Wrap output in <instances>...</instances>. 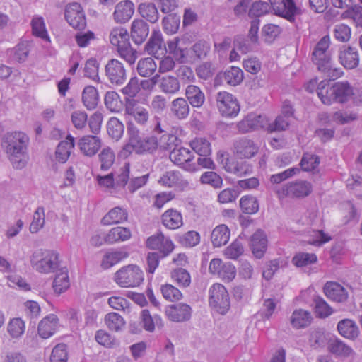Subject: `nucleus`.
<instances>
[{"label": "nucleus", "mask_w": 362, "mask_h": 362, "mask_svg": "<svg viewBox=\"0 0 362 362\" xmlns=\"http://www.w3.org/2000/svg\"><path fill=\"white\" fill-rule=\"evenodd\" d=\"M149 33L148 25L141 19H135L132 23L131 36L134 43L141 44Z\"/></svg>", "instance_id": "obj_32"}, {"label": "nucleus", "mask_w": 362, "mask_h": 362, "mask_svg": "<svg viewBox=\"0 0 362 362\" xmlns=\"http://www.w3.org/2000/svg\"><path fill=\"white\" fill-rule=\"evenodd\" d=\"M104 100L105 107L111 112H118L122 109L123 103L119 94L115 91H107Z\"/></svg>", "instance_id": "obj_55"}, {"label": "nucleus", "mask_w": 362, "mask_h": 362, "mask_svg": "<svg viewBox=\"0 0 362 362\" xmlns=\"http://www.w3.org/2000/svg\"><path fill=\"white\" fill-rule=\"evenodd\" d=\"M223 74L226 83L233 86L239 85L244 78V73L242 69L235 66L226 69Z\"/></svg>", "instance_id": "obj_49"}, {"label": "nucleus", "mask_w": 362, "mask_h": 362, "mask_svg": "<svg viewBox=\"0 0 362 362\" xmlns=\"http://www.w3.org/2000/svg\"><path fill=\"white\" fill-rule=\"evenodd\" d=\"M281 31L280 26L272 23L264 25L262 29V37L267 43L273 42Z\"/></svg>", "instance_id": "obj_63"}, {"label": "nucleus", "mask_w": 362, "mask_h": 362, "mask_svg": "<svg viewBox=\"0 0 362 362\" xmlns=\"http://www.w3.org/2000/svg\"><path fill=\"white\" fill-rule=\"evenodd\" d=\"M68 351L64 344H57L52 349L50 362H67Z\"/></svg>", "instance_id": "obj_64"}, {"label": "nucleus", "mask_w": 362, "mask_h": 362, "mask_svg": "<svg viewBox=\"0 0 362 362\" xmlns=\"http://www.w3.org/2000/svg\"><path fill=\"white\" fill-rule=\"evenodd\" d=\"M153 2L141 3L138 6V11L140 15L152 23L157 22L159 19V13Z\"/></svg>", "instance_id": "obj_43"}, {"label": "nucleus", "mask_w": 362, "mask_h": 362, "mask_svg": "<svg viewBox=\"0 0 362 362\" xmlns=\"http://www.w3.org/2000/svg\"><path fill=\"white\" fill-rule=\"evenodd\" d=\"M128 141L119 152L118 156L120 158H128L133 151L137 153V128L134 124H129L127 127Z\"/></svg>", "instance_id": "obj_31"}, {"label": "nucleus", "mask_w": 362, "mask_h": 362, "mask_svg": "<svg viewBox=\"0 0 362 362\" xmlns=\"http://www.w3.org/2000/svg\"><path fill=\"white\" fill-rule=\"evenodd\" d=\"M144 327L146 331L153 332L155 327L161 328L163 326V321L160 315L151 316L148 310H144L141 313Z\"/></svg>", "instance_id": "obj_51"}, {"label": "nucleus", "mask_w": 362, "mask_h": 362, "mask_svg": "<svg viewBox=\"0 0 362 362\" xmlns=\"http://www.w3.org/2000/svg\"><path fill=\"white\" fill-rule=\"evenodd\" d=\"M329 45V37L326 35L322 37L313 49L312 60L325 76L335 80L342 76L344 72L341 68L334 66L328 52Z\"/></svg>", "instance_id": "obj_2"}, {"label": "nucleus", "mask_w": 362, "mask_h": 362, "mask_svg": "<svg viewBox=\"0 0 362 362\" xmlns=\"http://www.w3.org/2000/svg\"><path fill=\"white\" fill-rule=\"evenodd\" d=\"M132 236V233L128 228L117 226L110 229L104 237V240L107 244H115L128 240Z\"/></svg>", "instance_id": "obj_34"}, {"label": "nucleus", "mask_w": 362, "mask_h": 362, "mask_svg": "<svg viewBox=\"0 0 362 362\" xmlns=\"http://www.w3.org/2000/svg\"><path fill=\"white\" fill-rule=\"evenodd\" d=\"M358 113L354 111L339 110L333 114L322 112L319 115V119L322 123L335 122L339 124H344L356 119Z\"/></svg>", "instance_id": "obj_19"}, {"label": "nucleus", "mask_w": 362, "mask_h": 362, "mask_svg": "<svg viewBox=\"0 0 362 362\" xmlns=\"http://www.w3.org/2000/svg\"><path fill=\"white\" fill-rule=\"evenodd\" d=\"M165 314L171 321L184 322L190 318L192 308L187 304L180 303L168 306L165 309Z\"/></svg>", "instance_id": "obj_18"}, {"label": "nucleus", "mask_w": 362, "mask_h": 362, "mask_svg": "<svg viewBox=\"0 0 362 362\" xmlns=\"http://www.w3.org/2000/svg\"><path fill=\"white\" fill-rule=\"evenodd\" d=\"M137 153H141L146 151H153L158 147V138L156 136H148L142 138L137 129Z\"/></svg>", "instance_id": "obj_52"}, {"label": "nucleus", "mask_w": 362, "mask_h": 362, "mask_svg": "<svg viewBox=\"0 0 362 362\" xmlns=\"http://www.w3.org/2000/svg\"><path fill=\"white\" fill-rule=\"evenodd\" d=\"M163 225L170 230L180 228L183 225L182 214L177 210L170 209L161 217Z\"/></svg>", "instance_id": "obj_33"}, {"label": "nucleus", "mask_w": 362, "mask_h": 362, "mask_svg": "<svg viewBox=\"0 0 362 362\" xmlns=\"http://www.w3.org/2000/svg\"><path fill=\"white\" fill-rule=\"evenodd\" d=\"M59 253L54 250H35L30 258V264L34 269L42 274L55 272L60 266Z\"/></svg>", "instance_id": "obj_4"}, {"label": "nucleus", "mask_w": 362, "mask_h": 362, "mask_svg": "<svg viewBox=\"0 0 362 362\" xmlns=\"http://www.w3.org/2000/svg\"><path fill=\"white\" fill-rule=\"evenodd\" d=\"M187 101L194 107H201L205 101V95L199 87L189 85L185 90Z\"/></svg>", "instance_id": "obj_40"}, {"label": "nucleus", "mask_w": 362, "mask_h": 362, "mask_svg": "<svg viewBox=\"0 0 362 362\" xmlns=\"http://www.w3.org/2000/svg\"><path fill=\"white\" fill-rule=\"evenodd\" d=\"M146 245L150 249L159 250L163 256L168 255L174 250L173 241L162 233L149 237L146 240Z\"/></svg>", "instance_id": "obj_17"}, {"label": "nucleus", "mask_w": 362, "mask_h": 362, "mask_svg": "<svg viewBox=\"0 0 362 362\" xmlns=\"http://www.w3.org/2000/svg\"><path fill=\"white\" fill-rule=\"evenodd\" d=\"M234 153L241 159L253 158L259 151V146L253 140L243 136L234 141Z\"/></svg>", "instance_id": "obj_14"}, {"label": "nucleus", "mask_w": 362, "mask_h": 362, "mask_svg": "<svg viewBox=\"0 0 362 362\" xmlns=\"http://www.w3.org/2000/svg\"><path fill=\"white\" fill-rule=\"evenodd\" d=\"M30 51V42L23 40L9 50V56L13 61L22 63L27 60Z\"/></svg>", "instance_id": "obj_39"}, {"label": "nucleus", "mask_w": 362, "mask_h": 362, "mask_svg": "<svg viewBox=\"0 0 362 362\" xmlns=\"http://www.w3.org/2000/svg\"><path fill=\"white\" fill-rule=\"evenodd\" d=\"M159 87L166 94H175L180 88L178 79L173 76H165L160 78Z\"/></svg>", "instance_id": "obj_50"}, {"label": "nucleus", "mask_w": 362, "mask_h": 362, "mask_svg": "<svg viewBox=\"0 0 362 362\" xmlns=\"http://www.w3.org/2000/svg\"><path fill=\"white\" fill-rule=\"evenodd\" d=\"M230 236V231L225 224L217 226L211 233V240L215 247H219L226 245Z\"/></svg>", "instance_id": "obj_38"}, {"label": "nucleus", "mask_w": 362, "mask_h": 362, "mask_svg": "<svg viewBox=\"0 0 362 362\" xmlns=\"http://www.w3.org/2000/svg\"><path fill=\"white\" fill-rule=\"evenodd\" d=\"M127 212L121 207H115L103 218L101 222L103 225H112L122 223L127 219Z\"/></svg>", "instance_id": "obj_44"}, {"label": "nucleus", "mask_w": 362, "mask_h": 362, "mask_svg": "<svg viewBox=\"0 0 362 362\" xmlns=\"http://www.w3.org/2000/svg\"><path fill=\"white\" fill-rule=\"evenodd\" d=\"M146 52L156 58H159L160 55L163 54L167 49L164 45L161 32L159 30L153 31L152 35L146 45Z\"/></svg>", "instance_id": "obj_24"}, {"label": "nucleus", "mask_w": 362, "mask_h": 362, "mask_svg": "<svg viewBox=\"0 0 362 362\" xmlns=\"http://www.w3.org/2000/svg\"><path fill=\"white\" fill-rule=\"evenodd\" d=\"M59 319L54 314H50L42 318L37 326V333L42 339L53 336L59 328Z\"/></svg>", "instance_id": "obj_20"}, {"label": "nucleus", "mask_w": 362, "mask_h": 362, "mask_svg": "<svg viewBox=\"0 0 362 362\" xmlns=\"http://www.w3.org/2000/svg\"><path fill=\"white\" fill-rule=\"evenodd\" d=\"M337 330L343 337L351 340L356 339L360 333L358 325L350 319L340 320L337 324Z\"/></svg>", "instance_id": "obj_35"}, {"label": "nucleus", "mask_w": 362, "mask_h": 362, "mask_svg": "<svg viewBox=\"0 0 362 362\" xmlns=\"http://www.w3.org/2000/svg\"><path fill=\"white\" fill-rule=\"evenodd\" d=\"M268 118L266 115H257L252 112L247 115L241 121L237 123V128L240 133H247L259 129L267 130Z\"/></svg>", "instance_id": "obj_11"}, {"label": "nucleus", "mask_w": 362, "mask_h": 362, "mask_svg": "<svg viewBox=\"0 0 362 362\" xmlns=\"http://www.w3.org/2000/svg\"><path fill=\"white\" fill-rule=\"evenodd\" d=\"M209 272L227 282L233 281L236 276L235 267L230 262H224L220 258H214L210 261Z\"/></svg>", "instance_id": "obj_9"}, {"label": "nucleus", "mask_w": 362, "mask_h": 362, "mask_svg": "<svg viewBox=\"0 0 362 362\" xmlns=\"http://www.w3.org/2000/svg\"><path fill=\"white\" fill-rule=\"evenodd\" d=\"M128 256L129 254L124 248L112 250L103 255L100 265L104 269H107L124 260Z\"/></svg>", "instance_id": "obj_28"}, {"label": "nucleus", "mask_w": 362, "mask_h": 362, "mask_svg": "<svg viewBox=\"0 0 362 362\" xmlns=\"http://www.w3.org/2000/svg\"><path fill=\"white\" fill-rule=\"evenodd\" d=\"M169 157L172 162L185 170L190 173L197 172L198 167L193 162L194 155L189 148L184 147L174 148Z\"/></svg>", "instance_id": "obj_10"}, {"label": "nucleus", "mask_w": 362, "mask_h": 362, "mask_svg": "<svg viewBox=\"0 0 362 362\" xmlns=\"http://www.w3.org/2000/svg\"><path fill=\"white\" fill-rule=\"evenodd\" d=\"M323 290L329 299L337 303H344L349 296L347 290L337 282H327Z\"/></svg>", "instance_id": "obj_22"}, {"label": "nucleus", "mask_w": 362, "mask_h": 362, "mask_svg": "<svg viewBox=\"0 0 362 362\" xmlns=\"http://www.w3.org/2000/svg\"><path fill=\"white\" fill-rule=\"evenodd\" d=\"M311 313L303 309L295 310L291 316V323L295 328H303L312 322Z\"/></svg>", "instance_id": "obj_42"}, {"label": "nucleus", "mask_w": 362, "mask_h": 362, "mask_svg": "<svg viewBox=\"0 0 362 362\" xmlns=\"http://www.w3.org/2000/svg\"><path fill=\"white\" fill-rule=\"evenodd\" d=\"M125 112L132 115L135 120L141 124H144L149 117L148 110L144 107L136 105L134 100H128L127 102Z\"/></svg>", "instance_id": "obj_37"}, {"label": "nucleus", "mask_w": 362, "mask_h": 362, "mask_svg": "<svg viewBox=\"0 0 362 362\" xmlns=\"http://www.w3.org/2000/svg\"><path fill=\"white\" fill-rule=\"evenodd\" d=\"M218 160L228 173L238 177L246 176L252 173V166L245 161L238 162L228 158H225L222 153H218Z\"/></svg>", "instance_id": "obj_12"}, {"label": "nucleus", "mask_w": 362, "mask_h": 362, "mask_svg": "<svg viewBox=\"0 0 362 362\" xmlns=\"http://www.w3.org/2000/svg\"><path fill=\"white\" fill-rule=\"evenodd\" d=\"M74 148V138L68 135L66 140L61 141L56 149V160L62 163H64L69 159L72 150Z\"/></svg>", "instance_id": "obj_36"}, {"label": "nucleus", "mask_w": 362, "mask_h": 362, "mask_svg": "<svg viewBox=\"0 0 362 362\" xmlns=\"http://www.w3.org/2000/svg\"><path fill=\"white\" fill-rule=\"evenodd\" d=\"M216 106L220 114L225 117H235L240 112V105L237 98L226 91H220L216 97Z\"/></svg>", "instance_id": "obj_7"}, {"label": "nucleus", "mask_w": 362, "mask_h": 362, "mask_svg": "<svg viewBox=\"0 0 362 362\" xmlns=\"http://www.w3.org/2000/svg\"><path fill=\"white\" fill-rule=\"evenodd\" d=\"M65 18L68 23L75 29H83L86 25V16L81 4L71 3L66 6Z\"/></svg>", "instance_id": "obj_15"}, {"label": "nucleus", "mask_w": 362, "mask_h": 362, "mask_svg": "<svg viewBox=\"0 0 362 362\" xmlns=\"http://www.w3.org/2000/svg\"><path fill=\"white\" fill-rule=\"evenodd\" d=\"M177 37L168 42V51L173 54L175 59L182 63L189 61V50L183 45Z\"/></svg>", "instance_id": "obj_30"}, {"label": "nucleus", "mask_w": 362, "mask_h": 362, "mask_svg": "<svg viewBox=\"0 0 362 362\" xmlns=\"http://www.w3.org/2000/svg\"><path fill=\"white\" fill-rule=\"evenodd\" d=\"M317 257L314 253L298 252L292 259V263L297 267H305L315 264Z\"/></svg>", "instance_id": "obj_58"}, {"label": "nucleus", "mask_w": 362, "mask_h": 362, "mask_svg": "<svg viewBox=\"0 0 362 362\" xmlns=\"http://www.w3.org/2000/svg\"><path fill=\"white\" fill-rule=\"evenodd\" d=\"M172 114L180 119L187 117L189 113V106L187 101L183 98H177L172 101Z\"/></svg>", "instance_id": "obj_46"}, {"label": "nucleus", "mask_w": 362, "mask_h": 362, "mask_svg": "<svg viewBox=\"0 0 362 362\" xmlns=\"http://www.w3.org/2000/svg\"><path fill=\"white\" fill-rule=\"evenodd\" d=\"M274 13L288 21H293L298 8L293 0H269Z\"/></svg>", "instance_id": "obj_13"}, {"label": "nucleus", "mask_w": 362, "mask_h": 362, "mask_svg": "<svg viewBox=\"0 0 362 362\" xmlns=\"http://www.w3.org/2000/svg\"><path fill=\"white\" fill-rule=\"evenodd\" d=\"M313 189L310 182L304 180L289 182L276 189L279 199L285 197H304L309 195Z\"/></svg>", "instance_id": "obj_8"}, {"label": "nucleus", "mask_w": 362, "mask_h": 362, "mask_svg": "<svg viewBox=\"0 0 362 362\" xmlns=\"http://www.w3.org/2000/svg\"><path fill=\"white\" fill-rule=\"evenodd\" d=\"M113 280L121 288H134L143 283L144 274L139 266L128 264L115 273Z\"/></svg>", "instance_id": "obj_5"}, {"label": "nucleus", "mask_w": 362, "mask_h": 362, "mask_svg": "<svg viewBox=\"0 0 362 362\" xmlns=\"http://www.w3.org/2000/svg\"><path fill=\"white\" fill-rule=\"evenodd\" d=\"M156 69L157 64L151 57L141 59L137 64V72L142 77H149L152 76Z\"/></svg>", "instance_id": "obj_53"}, {"label": "nucleus", "mask_w": 362, "mask_h": 362, "mask_svg": "<svg viewBox=\"0 0 362 362\" xmlns=\"http://www.w3.org/2000/svg\"><path fill=\"white\" fill-rule=\"evenodd\" d=\"M181 175L178 171L170 170L163 173L158 180L163 187H173L181 183Z\"/></svg>", "instance_id": "obj_57"}, {"label": "nucleus", "mask_w": 362, "mask_h": 362, "mask_svg": "<svg viewBox=\"0 0 362 362\" xmlns=\"http://www.w3.org/2000/svg\"><path fill=\"white\" fill-rule=\"evenodd\" d=\"M110 42L113 46L117 47V49L127 45L129 42L127 29L122 27L114 28L110 34Z\"/></svg>", "instance_id": "obj_45"}, {"label": "nucleus", "mask_w": 362, "mask_h": 362, "mask_svg": "<svg viewBox=\"0 0 362 362\" xmlns=\"http://www.w3.org/2000/svg\"><path fill=\"white\" fill-rule=\"evenodd\" d=\"M134 13V3L129 0H124L116 5L113 17L117 23H124L132 18Z\"/></svg>", "instance_id": "obj_25"}, {"label": "nucleus", "mask_w": 362, "mask_h": 362, "mask_svg": "<svg viewBox=\"0 0 362 362\" xmlns=\"http://www.w3.org/2000/svg\"><path fill=\"white\" fill-rule=\"evenodd\" d=\"M339 59L341 64L347 69L356 68L359 64V57L357 50L351 47L343 46L339 52Z\"/></svg>", "instance_id": "obj_26"}, {"label": "nucleus", "mask_w": 362, "mask_h": 362, "mask_svg": "<svg viewBox=\"0 0 362 362\" xmlns=\"http://www.w3.org/2000/svg\"><path fill=\"white\" fill-rule=\"evenodd\" d=\"M209 303L216 312L224 315L230 308L229 294L223 285L214 284L209 290Z\"/></svg>", "instance_id": "obj_6"}, {"label": "nucleus", "mask_w": 362, "mask_h": 362, "mask_svg": "<svg viewBox=\"0 0 362 362\" xmlns=\"http://www.w3.org/2000/svg\"><path fill=\"white\" fill-rule=\"evenodd\" d=\"M313 304L315 314L318 318H327L334 313L333 308L320 296L315 297Z\"/></svg>", "instance_id": "obj_48"}, {"label": "nucleus", "mask_w": 362, "mask_h": 362, "mask_svg": "<svg viewBox=\"0 0 362 362\" xmlns=\"http://www.w3.org/2000/svg\"><path fill=\"white\" fill-rule=\"evenodd\" d=\"M82 102L87 110H94L99 102L98 90L92 86H86L82 92Z\"/></svg>", "instance_id": "obj_41"}, {"label": "nucleus", "mask_w": 362, "mask_h": 362, "mask_svg": "<svg viewBox=\"0 0 362 362\" xmlns=\"http://www.w3.org/2000/svg\"><path fill=\"white\" fill-rule=\"evenodd\" d=\"M180 18L177 15H168L162 20L163 29L168 35L175 33L180 27Z\"/></svg>", "instance_id": "obj_60"}, {"label": "nucleus", "mask_w": 362, "mask_h": 362, "mask_svg": "<svg viewBox=\"0 0 362 362\" xmlns=\"http://www.w3.org/2000/svg\"><path fill=\"white\" fill-rule=\"evenodd\" d=\"M32 35L45 42H51L45 19L40 15H34L30 21Z\"/></svg>", "instance_id": "obj_29"}, {"label": "nucleus", "mask_w": 362, "mask_h": 362, "mask_svg": "<svg viewBox=\"0 0 362 362\" xmlns=\"http://www.w3.org/2000/svg\"><path fill=\"white\" fill-rule=\"evenodd\" d=\"M240 206L243 213L253 214L259 210L257 199L250 195L243 196L240 200Z\"/></svg>", "instance_id": "obj_59"}, {"label": "nucleus", "mask_w": 362, "mask_h": 362, "mask_svg": "<svg viewBox=\"0 0 362 362\" xmlns=\"http://www.w3.org/2000/svg\"><path fill=\"white\" fill-rule=\"evenodd\" d=\"M317 95L322 103L330 105L334 103L362 106V91L353 88L348 81H339L329 86L327 80L317 86Z\"/></svg>", "instance_id": "obj_1"}, {"label": "nucleus", "mask_w": 362, "mask_h": 362, "mask_svg": "<svg viewBox=\"0 0 362 362\" xmlns=\"http://www.w3.org/2000/svg\"><path fill=\"white\" fill-rule=\"evenodd\" d=\"M71 282L69 270L66 266L61 267L55 272L52 281V289L56 295H61L69 290Z\"/></svg>", "instance_id": "obj_21"}, {"label": "nucleus", "mask_w": 362, "mask_h": 362, "mask_svg": "<svg viewBox=\"0 0 362 362\" xmlns=\"http://www.w3.org/2000/svg\"><path fill=\"white\" fill-rule=\"evenodd\" d=\"M25 331V323L20 317H14L9 320L7 332L13 339H19Z\"/></svg>", "instance_id": "obj_47"}, {"label": "nucleus", "mask_w": 362, "mask_h": 362, "mask_svg": "<svg viewBox=\"0 0 362 362\" xmlns=\"http://www.w3.org/2000/svg\"><path fill=\"white\" fill-rule=\"evenodd\" d=\"M191 148L199 156H209L211 146L209 141L204 137H196L190 141Z\"/></svg>", "instance_id": "obj_54"}, {"label": "nucleus", "mask_w": 362, "mask_h": 362, "mask_svg": "<svg viewBox=\"0 0 362 362\" xmlns=\"http://www.w3.org/2000/svg\"><path fill=\"white\" fill-rule=\"evenodd\" d=\"M250 247L255 257L261 258L263 257L267 247V238L262 230H258L252 235Z\"/></svg>", "instance_id": "obj_27"}, {"label": "nucleus", "mask_w": 362, "mask_h": 362, "mask_svg": "<svg viewBox=\"0 0 362 362\" xmlns=\"http://www.w3.org/2000/svg\"><path fill=\"white\" fill-rule=\"evenodd\" d=\"M105 74L111 83L122 85L127 79L126 70L117 59H111L105 66Z\"/></svg>", "instance_id": "obj_16"}, {"label": "nucleus", "mask_w": 362, "mask_h": 362, "mask_svg": "<svg viewBox=\"0 0 362 362\" xmlns=\"http://www.w3.org/2000/svg\"><path fill=\"white\" fill-rule=\"evenodd\" d=\"M107 131L111 138L118 141L123 135L124 127L117 118L111 117L107 124Z\"/></svg>", "instance_id": "obj_56"}, {"label": "nucleus", "mask_w": 362, "mask_h": 362, "mask_svg": "<svg viewBox=\"0 0 362 362\" xmlns=\"http://www.w3.org/2000/svg\"><path fill=\"white\" fill-rule=\"evenodd\" d=\"M28 141V136L22 132H13L6 134V153L13 168L22 169L26 165L29 158L27 152Z\"/></svg>", "instance_id": "obj_3"}, {"label": "nucleus", "mask_w": 362, "mask_h": 362, "mask_svg": "<svg viewBox=\"0 0 362 362\" xmlns=\"http://www.w3.org/2000/svg\"><path fill=\"white\" fill-rule=\"evenodd\" d=\"M107 327L112 331H119L124 326L122 317L117 313H110L105 317Z\"/></svg>", "instance_id": "obj_62"}, {"label": "nucleus", "mask_w": 362, "mask_h": 362, "mask_svg": "<svg viewBox=\"0 0 362 362\" xmlns=\"http://www.w3.org/2000/svg\"><path fill=\"white\" fill-rule=\"evenodd\" d=\"M171 278L179 286L187 287L191 283L189 273L185 269L177 268L171 272Z\"/></svg>", "instance_id": "obj_61"}, {"label": "nucleus", "mask_w": 362, "mask_h": 362, "mask_svg": "<svg viewBox=\"0 0 362 362\" xmlns=\"http://www.w3.org/2000/svg\"><path fill=\"white\" fill-rule=\"evenodd\" d=\"M78 146L83 154L93 156L101 147V140L96 136H83L78 140Z\"/></svg>", "instance_id": "obj_23"}]
</instances>
